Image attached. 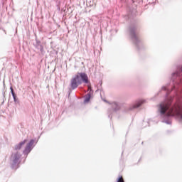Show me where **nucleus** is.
I'll return each mask as SVG.
<instances>
[{"label": "nucleus", "mask_w": 182, "mask_h": 182, "mask_svg": "<svg viewBox=\"0 0 182 182\" xmlns=\"http://www.w3.org/2000/svg\"><path fill=\"white\" fill-rule=\"evenodd\" d=\"M166 116H176L182 119V105L180 102H176L166 113Z\"/></svg>", "instance_id": "f257e3e1"}, {"label": "nucleus", "mask_w": 182, "mask_h": 182, "mask_svg": "<svg viewBox=\"0 0 182 182\" xmlns=\"http://www.w3.org/2000/svg\"><path fill=\"white\" fill-rule=\"evenodd\" d=\"M171 105V100H168L159 105V112L161 114H165L166 112L168 110V107Z\"/></svg>", "instance_id": "f03ea898"}, {"label": "nucleus", "mask_w": 182, "mask_h": 182, "mask_svg": "<svg viewBox=\"0 0 182 182\" xmlns=\"http://www.w3.org/2000/svg\"><path fill=\"white\" fill-rule=\"evenodd\" d=\"M79 85H82V80L80 79V77H79V75L77 74L70 80L71 89H77Z\"/></svg>", "instance_id": "7ed1b4c3"}, {"label": "nucleus", "mask_w": 182, "mask_h": 182, "mask_svg": "<svg viewBox=\"0 0 182 182\" xmlns=\"http://www.w3.org/2000/svg\"><path fill=\"white\" fill-rule=\"evenodd\" d=\"M19 159H21V154L19 152H16L11 155V161L13 167L16 164V163H18Z\"/></svg>", "instance_id": "20e7f679"}, {"label": "nucleus", "mask_w": 182, "mask_h": 182, "mask_svg": "<svg viewBox=\"0 0 182 182\" xmlns=\"http://www.w3.org/2000/svg\"><path fill=\"white\" fill-rule=\"evenodd\" d=\"M77 75L81 80V82H83V83H86L87 85L90 83L87 74H85V73H78Z\"/></svg>", "instance_id": "39448f33"}, {"label": "nucleus", "mask_w": 182, "mask_h": 182, "mask_svg": "<svg viewBox=\"0 0 182 182\" xmlns=\"http://www.w3.org/2000/svg\"><path fill=\"white\" fill-rule=\"evenodd\" d=\"M35 143V141L33 139H31L28 144H27L23 153L25 154H29L31 153V151L32 150V146H33V144Z\"/></svg>", "instance_id": "423d86ee"}, {"label": "nucleus", "mask_w": 182, "mask_h": 182, "mask_svg": "<svg viewBox=\"0 0 182 182\" xmlns=\"http://www.w3.org/2000/svg\"><path fill=\"white\" fill-rule=\"evenodd\" d=\"M26 143V139L20 142L18 144L15 146V150H21L22 149V146H25Z\"/></svg>", "instance_id": "0eeeda50"}, {"label": "nucleus", "mask_w": 182, "mask_h": 182, "mask_svg": "<svg viewBox=\"0 0 182 182\" xmlns=\"http://www.w3.org/2000/svg\"><path fill=\"white\" fill-rule=\"evenodd\" d=\"M144 100H141L140 101H139L136 105L133 106V109H137V107H140V106H141V105H143V103H144Z\"/></svg>", "instance_id": "6e6552de"}, {"label": "nucleus", "mask_w": 182, "mask_h": 182, "mask_svg": "<svg viewBox=\"0 0 182 182\" xmlns=\"http://www.w3.org/2000/svg\"><path fill=\"white\" fill-rule=\"evenodd\" d=\"M90 97H91V95H90V93L87 94L86 96H85V103H89V102L90 101Z\"/></svg>", "instance_id": "1a4fd4ad"}, {"label": "nucleus", "mask_w": 182, "mask_h": 182, "mask_svg": "<svg viewBox=\"0 0 182 182\" xmlns=\"http://www.w3.org/2000/svg\"><path fill=\"white\" fill-rule=\"evenodd\" d=\"M11 95L14 97V101H16V95H15V92H14V88L12 87H10Z\"/></svg>", "instance_id": "9d476101"}, {"label": "nucleus", "mask_w": 182, "mask_h": 182, "mask_svg": "<svg viewBox=\"0 0 182 182\" xmlns=\"http://www.w3.org/2000/svg\"><path fill=\"white\" fill-rule=\"evenodd\" d=\"M88 90H92V87H90V85H88Z\"/></svg>", "instance_id": "9b49d317"}]
</instances>
